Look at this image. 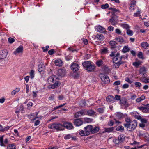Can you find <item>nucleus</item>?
I'll return each mask as SVG.
<instances>
[{"mask_svg":"<svg viewBox=\"0 0 149 149\" xmlns=\"http://www.w3.org/2000/svg\"><path fill=\"white\" fill-rule=\"evenodd\" d=\"M73 123L75 126H79L82 124L83 122L81 119H77L74 120Z\"/></svg>","mask_w":149,"mask_h":149,"instance_id":"9b49d317","label":"nucleus"},{"mask_svg":"<svg viewBox=\"0 0 149 149\" xmlns=\"http://www.w3.org/2000/svg\"><path fill=\"white\" fill-rule=\"evenodd\" d=\"M48 80L49 81L53 82L54 81V78L53 76H51L49 77Z\"/></svg>","mask_w":149,"mask_h":149,"instance_id":"8fccbe9b","label":"nucleus"},{"mask_svg":"<svg viewBox=\"0 0 149 149\" xmlns=\"http://www.w3.org/2000/svg\"><path fill=\"white\" fill-rule=\"evenodd\" d=\"M60 84V82L59 81H56L54 84L51 85V88L52 89H54L59 86Z\"/></svg>","mask_w":149,"mask_h":149,"instance_id":"6ab92c4d","label":"nucleus"},{"mask_svg":"<svg viewBox=\"0 0 149 149\" xmlns=\"http://www.w3.org/2000/svg\"><path fill=\"white\" fill-rule=\"evenodd\" d=\"M99 130V128L98 127H93L92 126V129L91 130V134H94L97 132Z\"/></svg>","mask_w":149,"mask_h":149,"instance_id":"aec40b11","label":"nucleus"},{"mask_svg":"<svg viewBox=\"0 0 149 149\" xmlns=\"http://www.w3.org/2000/svg\"><path fill=\"white\" fill-rule=\"evenodd\" d=\"M116 130L120 132H123L124 131V129L123 126H120L117 127L116 128Z\"/></svg>","mask_w":149,"mask_h":149,"instance_id":"7c9ffc66","label":"nucleus"},{"mask_svg":"<svg viewBox=\"0 0 149 149\" xmlns=\"http://www.w3.org/2000/svg\"><path fill=\"white\" fill-rule=\"evenodd\" d=\"M108 52V50L106 48L101 49V53L102 54H106Z\"/></svg>","mask_w":149,"mask_h":149,"instance_id":"e433bc0d","label":"nucleus"},{"mask_svg":"<svg viewBox=\"0 0 149 149\" xmlns=\"http://www.w3.org/2000/svg\"><path fill=\"white\" fill-rule=\"evenodd\" d=\"M8 41L10 43H12L14 42L15 39L11 37H9L8 39Z\"/></svg>","mask_w":149,"mask_h":149,"instance_id":"5fc2aeb1","label":"nucleus"},{"mask_svg":"<svg viewBox=\"0 0 149 149\" xmlns=\"http://www.w3.org/2000/svg\"><path fill=\"white\" fill-rule=\"evenodd\" d=\"M114 102L116 100H121L120 96V95H115V97H114Z\"/></svg>","mask_w":149,"mask_h":149,"instance_id":"6e6d98bb","label":"nucleus"},{"mask_svg":"<svg viewBox=\"0 0 149 149\" xmlns=\"http://www.w3.org/2000/svg\"><path fill=\"white\" fill-rule=\"evenodd\" d=\"M95 30L101 33H104L106 32L105 29L100 25H98L95 27Z\"/></svg>","mask_w":149,"mask_h":149,"instance_id":"0eeeda50","label":"nucleus"},{"mask_svg":"<svg viewBox=\"0 0 149 149\" xmlns=\"http://www.w3.org/2000/svg\"><path fill=\"white\" fill-rule=\"evenodd\" d=\"M71 68L73 71H77L79 69V67L78 64L73 63L71 65Z\"/></svg>","mask_w":149,"mask_h":149,"instance_id":"6e6552de","label":"nucleus"},{"mask_svg":"<svg viewBox=\"0 0 149 149\" xmlns=\"http://www.w3.org/2000/svg\"><path fill=\"white\" fill-rule=\"evenodd\" d=\"M92 129V125H88L84 128V130H79V134L82 136H88L90 135V133H91Z\"/></svg>","mask_w":149,"mask_h":149,"instance_id":"f257e3e1","label":"nucleus"},{"mask_svg":"<svg viewBox=\"0 0 149 149\" xmlns=\"http://www.w3.org/2000/svg\"><path fill=\"white\" fill-rule=\"evenodd\" d=\"M104 109L103 108H99L97 109V111L100 113H102L104 112Z\"/></svg>","mask_w":149,"mask_h":149,"instance_id":"4d7b16f0","label":"nucleus"},{"mask_svg":"<svg viewBox=\"0 0 149 149\" xmlns=\"http://www.w3.org/2000/svg\"><path fill=\"white\" fill-rule=\"evenodd\" d=\"M3 136L0 137V145L1 146H4L3 143Z\"/></svg>","mask_w":149,"mask_h":149,"instance_id":"3c124183","label":"nucleus"},{"mask_svg":"<svg viewBox=\"0 0 149 149\" xmlns=\"http://www.w3.org/2000/svg\"><path fill=\"white\" fill-rule=\"evenodd\" d=\"M144 146L143 145H142L139 146H138L137 147H135L134 148H132L130 149V147L128 146H125L124 147L125 149H136L137 148H142Z\"/></svg>","mask_w":149,"mask_h":149,"instance_id":"c85d7f7f","label":"nucleus"},{"mask_svg":"<svg viewBox=\"0 0 149 149\" xmlns=\"http://www.w3.org/2000/svg\"><path fill=\"white\" fill-rule=\"evenodd\" d=\"M107 101L109 102L113 103L114 102V97L112 95H109L106 97Z\"/></svg>","mask_w":149,"mask_h":149,"instance_id":"2eb2a0df","label":"nucleus"},{"mask_svg":"<svg viewBox=\"0 0 149 149\" xmlns=\"http://www.w3.org/2000/svg\"><path fill=\"white\" fill-rule=\"evenodd\" d=\"M118 17L117 15H116L115 14H114V13H113L112 14V17L111 19H114V20H115L117 21Z\"/></svg>","mask_w":149,"mask_h":149,"instance_id":"603ef678","label":"nucleus"},{"mask_svg":"<svg viewBox=\"0 0 149 149\" xmlns=\"http://www.w3.org/2000/svg\"><path fill=\"white\" fill-rule=\"evenodd\" d=\"M23 51V47L22 46H20L17 48L16 51L14 52V54L16 55L17 53H22Z\"/></svg>","mask_w":149,"mask_h":149,"instance_id":"f3484780","label":"nucleus"},{"mask_svg":"<svg viewBox=\"0 0 149 149\" xmlns=\"http://www.w3.org/2000/svg\"><path fill=\"white\" fill-rule=\"evenodd\" d=\"M141 121L142 123L143 124L146 123L147 122V120L145 119L144 118H141Z\"/></svg>","mask_w":149,"mask_h":149,"instance_id":"680f3d73","label":"nucleus"},{"mask_svg":"<svg viewBox=\"0 0 149 149\" xmlns=\"http://www.w3.org/2000/svg\"><path fill=\"white\" fill-rule=\"evenodd\" d=\"M116 40L118 42L120 43H122L124 42V40L123 38L120 36H119L118 37L116 38Z\"/></svg>","mask_w":149,"mask_h":149,"instance_id":"f704fd0d","label":"nucleus"},{"mask_svg":"<svg viewBox=\"0 0 149 149\" xmlns=\"http://www.w3.org/2000/svg\"><path fill=\"white\" fill-rule=\"evenodd\" d=\"M125 136L123 134H120L118 136V139L121 143L125 141Z\"/></svg>","mask_w":149,"mask_h":149,"instance_id":"412c9836","label":"nucleus"},{"mask_svg":"<svg viewBox=\"0 0 149 149\" xmlns=\"http://www.w3.org/2000/svg\"><path fill=\"white\" fill-rule=\"evenodd\" d=\"M130 50V48L129 47L128 45H125L124 46L122 52L124 53H125L128 52Z\"/></svg>","mask_w":149,"mask_h":149,"instance_id":"b1692460","label":"nucleus"},{"mask_svg":"<svg viewBox=\"0 0 149 149\" xmlns=\"http://www.w3.org/2000/svg\"><path fill=\"white\" fill-rule=\"evenodd\" d=\"M54 52V50L52 49L48 51V53L50 55H52Z\"/></svg>","mask_w":149,"mask_h":149,"instance_id":"052dcab7","label":"nucleus"},{"mask_svg":"<svg viewBox=\"0 0 149 149\" xmlns=\"http://www.w3.org/2000/svg\"><path fill=\"white\" fill-rule=\"evenodd\" d=\"M149 45L147 42H142L141 43V46L145 49H146L147 47H148Z\"/></svg>","mask_w":149,"mask_h":149,"instance_id":"c9c22d12","label":"nucleus"},{"mask_svg":"<svg viewBox=\"0 0 149 149\" xmlns=\"http://www.w3.org/2000/svg\"><path fill=\"white\" fill-rule=\"evenodd\" d=\"M127 33L129 36H131L133 34V32L132 30L128 29L127 30Z\"/></svg>","mask_w":149,"mask_h":149,"instance_id":"a19ab883","label":"nucleus"},{"mask_svg":"<svg viewBox=\"0 0 149 149\" xmlns=\"http://www.w3.org/2000/svg\"><path fill=\"white\" fill-rule=\"evenodd\" d=\"M147 70L146 68L144 66L142 67H141L139 70V72L140 74H144L146 71Z\"/></svg>","mask_w":149,"mask_h":149,"instance_id":"5701e85b","label":"nucleus"},{"mask_svg":"<svg viewBox=\"0 0 149 149\" xmlns=\"http://www.w3.org/2000/svg\"><path fill=\"white\" fill-rule=\"evenodd\" d=\"M85 121L87 123H89L92 122L93 121V119L86 118H84Z\"/></svg>","mask_w":149,"mask_h":149,"instance_id":"49530a36","label":"nucleus"},{"mask_svg":"<svg viewBox=\"0 0 149 149\" xmlns=\"http://www.w3.org/2000/svg\"><path fill=\"white\" fill-rule=\"evenodd\" d=\"M140 64L141 63L139 61L135 62H133L132 63L133 65L137 68L139 67Z\"/></svg>","mask_w":149,"mask_h":149,"instance_id":"58836bf2","label":"nucleus"},{"mask_svg":"<svg viewBox=\"0 0 149 149\" xmlns=\"http://www.w3.org/2000/svg\"><path fill=\"white\" fill-rule=\"evenodd\" d=\"M137 122L136 120L132 121L128 124H123L124 127L129 131H132L134 130L137 126Z\"/></svg>","mask_w":149,"mask_h":149,"instance_id":"f03ea898","label":"nucleus"},{"mask_svg":"<svg viewBox=\"0 0 149 149\" xmlns=\"http://www.w3.org/2000/svg\"><path fill=\"white\" fill-rule=\"evenodd\" d=\"M104 63V62L101 59L98 60L96 63V65L99 67H100L102 65H103Z\"/></svg>","mask_w":149,"mask_h":149,"instance_id":"a878e982","label":"nucleus"},{"mask_svg":"<svg viewBox=\"0 0 149 149\" xmlns=\"http://www.w3.org/2000/svg\"><path fill=\"white\" fill-rule=\"evenodd\" d=\"M114 130V128L113 127L109 128H105L104 129V131L105 132L109 133L112 132Z\"/></svg>","mask_w":149,"mask_h":149,"instance_id":"473e14b6","label":"nucleus"},{"mask_svg":"<svg viewBox=\"0 0 149 149\" xmlns=\"http://www.w3.org/2000/svg\"><path fill=\"white\" fill-rule=\"evenodd\" d=\"M109 44L111 46V48H114L116 47V42L114 41H111L109 42Z\"/></svg>","mask_w":149,"mask_h":149,"instance_id":"bb28decb","label":"nucleus"},{"mask_svg":"<svg viewBox=\"0 0 149 149\" xmlns=\"http://www.w3.org/2000/svg\"><path fill=\"white\" fill-rule=\"evenodd\" d=\"M95 68V66L94 64H90L87 68L85 69L88 72H93L94 71Z\"/></svg>","mask_w":149,"mask_h":149,"instance_id":"1a4fd4ad","label":"nucleus"},{"mask_svg":"<svg viewBox=\"0 0 149 149\" xmlns=\"http://www.w3.org/2000/svg\"><path fill=\"white\" fill-rule=\"evenodd\" d=\"M125 80L127 82L131 84L132 82V81L130 80L129 78L128 77H126L125 79Z\"/></svg>","mask_w":149,"mask_h":149,"instance_id":"0e129e2a","label":"nucleus"},{"mask_svg":"<svg viewBox=\"0 0 149 149\" xmlns=\"http://www.w3.org/2000/svg\"><path fill=\"white\" fill-rule=\"evenodd\" d=\"M49 46L48 45L46 46L45 47V48L44 47H43L42 48V49L43 50V52H47L48 50V49L49 48Z\"/></svg>","mask_w":149,"mask_h":149,"instance_id":"13d9d810","label":"nucleus"},{"mask_svg":"<svg viewBox=\"0 0 149 149\" xmlns=\"http://www.w3.org/2000/svg\"><path fill=\"white\" fill-rule=\"evenodd\" d=\"M91 63V62L88 61H85L82 63V65L83 67L86 69L87 67L90 65Z\"/></svg>","mask_w":149,"mask_h":149,"instance_id":"a211bd4d","label":"nucleus"},{"mask_svg":"<svg viewBox=\"0 0 149 149\" xmlns=\"http://www.w3.org/2000/svg\"><path fill=\"white\" fill-rule=\"evenodd\" d=\"M125 121L127 123H124V124H128L129 123H130L131 122V121L129 118H125Z\"/></svg>","mask_w":149,"mask_h":149,"instance_id":"de8ad7c7","label":"nucleus"},{"mask_svg":"<svg viewBox=\"0 0 149 149\" xmlns=\"http://www.w3.org/2000/svg\"><path fill=\"white\" fill-rule=\"evenodd\" d=\"M116 118L119 119H121L124 118L125 115L121 112H118L115 113L114 114Z\"/></svg>","mask_w":149,"mask_h":149,"instance_id":"4468645a","label":"nucleus"},{"mask_svg":"<svg viewBox=\"0 0 149 149\" xmlns=\"http://www.w3.org/2000/svg\"><path fill=\"white\" fill-rule=\"evenodd\" d=\"M65 104H66V103H65L63 104H62V105H60L59 106H56V107H54V110H56L59 108H60L61 107H62Z\"/></svg>","mask_w":149,"mask_h":149,"instance_id":"bf43d9fd","label":"nucleus"},{"mask_svg":"<svg viewBox=\"0 0 149 149\" xmlns=\"http://www.w3.org/2000/svg\"><path fill=\"white\" fill-rule=\"evenodd\" d=\"M109 6V5L108 3H106L105 4L101 5V8L102 9H104L108 8Z\"/></svg>","mask_w":149,"mask_h":149,"instance_id":"37998d69","label":"nucleus"},{"mask_svg":"<svg viewBox=\"0 0 149 149\" xmlns=\"http://www.w3.org/2000/svg\"><path fill=\"white\" fill-rule=\"evenodd\" d=\"M121 26L123 28L126 29L127 30L130 28V26L127 24L124 23L121 24Z\"/></svg>","mask_w":149,"mask_h":149,"instance_id":"c756f323","label":"nucleus"},{"mask_svg":"<svg viewBox=\"0 0 149 149\" xmlns=\"http://www.w3.org/2000/svg\"><path fill=\"white\" fill-rule=\"evenodd\" d=\"M30 75L31 79H33L34 77V71L31 70L30 72Z\"/></svg>","mask_w":149,"mask_h":149,"instance_id":"79ce46f5","label":"nucleus"},{"mask_svg":"<svg viewBox=\"0 0 149 149\" xmlns=\"http://www.w3.org/2000/svg\"><path fill=\"white\" fill-rule=\"evenodd\" d=\"M143 112L145 113H149V108L145 107Z\"/></svg>","mask_w":149,"mask_h":149,"instance_id":"864d4df0","label":"nucleus"},{"mask_svg":"<svg viewBox=\"0 0 149 149\" xmlns=\"http://www.w3.org/2000/svg\"><path fill=\"white\" fill-rule=\"evenodd\" d=\"M102 81L105 84H108L110 82V81L108 77L103 74H100Z\"/></svg>","mask_w":149,"mask_h":149,"instance_id":"20e7f679","label":"nucleus"},{"mask_svg":"<svg viewBox=\"0 0 149 149\" xmlns=\"http://www.w3.org/2000/svg\"><path fill=\"white\" fill-rule=\"evenodd\" d=\"M115 32L118 34H120L121 33V31L118 29H116Z\"/></svg>","mask_w":149,"mask_h":149,"instance_id":"338daca9","label":"nucleus"},{"mask_svg":"<svg viewBox=\"0 0 149 149\" xmlns=\"http://www.w3.org/2000/svg\"><path fill=\"white\" fill-rule=\"evenodd\" d=\"M95 37L96 38H97V39L99 40H103L104 38V36L102 34H97L96 35Z\"/></svg>","mask_w":149,"mask_h":149,"instance_id":"2f4dec72","label":"nucleus"},{"mask_svg":"<svg viewBox=\"0 0 149 149\" xmlns=\"http://www.w3.org/2000/svg\"><path fill=\"white\" fill-rule=\"evenodd\" d=\"M72 56H68L65 57V59L67 61H69L72 58Z\"/></svg>","mask_w":149,"mask_h":149,"instance_id":"69168bd1","label":"nucleus"},{"mask_svg":"<svg viewBox=\"0 0 149 149\" xmlns=\"http://www.w3.org/2000/svg\"><path fill=\"white\" fill-rule=\"evenodd\" d=\"M7 149H16L15 145L14 144H9L7 147Z\"/></svg>","mask_w":149,"mask_h":149,"instance_id":"cd10ccee","label":"nucleus"},{"mask_svg":"<svg viewBox=\"0 0 149 149\" xmlns=\"http://www.w3.org/2000/svg\"><path fill=\"white\" fill-rule=\"evenodd\" d=\"M83 42L84 43L85 45H86L88 43V40L86 39H83Z\"/></svg>","mask_w":149,"mask_h":149,"instance_id":"774afa93","label":"nucleus"},{"mask_svg":"<svg viewBox=\"0 0 149 149\" xmlns=\"http://www.w3.org/2000/svg\"><path fill=\"white\" fill-rule=\"evenodd\" d=\"M141 13L140 10H139L136 13H135L134 15V16L135 17H137L140 15Z\"/></svg>","mask_w":149,"mask_h":149,"instance_id":"09e8293b","label":"nucleus"},{"mask_svg":"<svg viewBox=\"0 0 149 149\" xmlns=\"http://www.w3.org/2000/svg\"><path fill=\"white\" fill-rule=\"evenodd\" d=\"M55 64L56 65L60 66L62 65V62L60 59L56 60L55 61Z\"/></svg>","mask_w":149,"mask_h":149,"instance_id":"393cba45","label":"nucleus"},{"mask_svg":"<svg viewBox=\"0 0 149 149\" xmlns=\"http://www.w3.org/2000/svg\"><path fill=\"white\" fill-rule=\"evenodd\" d=\"M7 54V51L3 50L0 51V59H3L6 57Z\"/></svg>","mask_w":149,"mask_h":149,"instance_id":"9d476101","label":"nucleus"},{"mask_svg":"<svg viewBox=\"0 0 149 149\" xmlns=\"http://www.w3.org/2000/svg\"><path fill=\"white\" fill-rule=\"evenodd\" d=\"M87 111V115L89 116H93L96 115V112L92 109H89Z\"/></svg>","mask_w":149,"mask_h":149,"instance_id":"dca6fc26","label":"nucleus"},{"mask_svg":"<svg viewBox=\"0 0 149 149\" xmlns=\"http://www.w3.org/2000/svg\"><path fill=\"white\" fill-rule=\"evenodd\" d=\"M65 70L63 69H59L58 70L57 74L59 77H62L65 75Z\"/></svg>","mask_w":149,"mask_h":149,"instance_id":"ddd939ff","label":"nucleus"},{"mask_svg":"<svg viewBox=\"0 0 149 149\" xmlns=\"http://www.w3.org/2000/svg\"><path fill=\"white\" fill-rule=\"evenodd\" d=\"M137 56L139 58L141 59H143L144 58L143 56V53L142 52H139Z\"/></svg>","mask_w":149,"mask_h":149,"instance_id":"c03bdc74","label":"nucleus"},{"mask_svg":"<svg viewBox=\"0 0 149 149\" xmlns=\"http://www.w3.org/2000/svg\"><path fill=\"white\" fill-rule=\"evenodd\" d=\"M123 58H125L123 56H121V57L120 56V58H119V62L116 63V65H117V67H119L121 64L124 63V62L121 61Z\"/></svg>","mask_w":149,"mask_h":149,"instance_id":"4be33fe9","label":"nucleus"},{"mask_svg":"<svg viewBox=\"0 0 149 149\" xmlns=\"http://www.w3.org/2000/svg\"><path fill=\"white\" fill-rule=\"evenodd\" d=\"M63 126L67 129L71 130L73 129L74 127L72 125V124L70 122H65L64 123Z\"/></svg>","mask_w":149,"mask_h":149,"instance_id":"423d86ee","label":"nucleus"},{"mask_svg":"<svg viewBox=\"0 0 149 149\" xmlns=\"http://www.w3.org/2000/svg\"><path fill=\"white\" fill-rule=\"evenodd\" d=\"M120 104L125 105L126 107H128L127 100L125 98H123L121 99L120 101Z\"/></svg>","mask_w":149,"mask_h":149,"instance_id":"f8f14e48","label":"nucleus"},{"mask_svg":"<svg viewBox=\"0 0 149 149\" xmlns=\"http://www.w3.org/2000/svg\"><path fill=\"white\" fill-rule=\"evenodd\" d=\"M72 134H68L65 135L64 137V139L65 140L69 139L72 137Z\"/></svg>","mask_w":149,"mask_h":149,"instance_id":"4c0bfd02","label":"nucleus"},{"mask_svg":"<svg viewBox=\"0 0 149 149\" xmlns=\"http://www.w3.org/2000/svg\"><path fill=\"white\" fill-rule=\"evenodd\" d=\"M113 142L117 144H118L121 143L120 142V141H119L118 140V139H114L113 140Z\"/></svg>","mask_w":149,"mask_h":149,"instance_id":"e2e57ef3","label":"nucleus"},{"mask_svg":"<svg viewBox=\"0 0 149 149\" xmlns=\"http://www.w3.org/2000/svg\"><path fill=\"white\" fill-rule=\"evenodd\" d=\"M19 91V88H17L12 91L11 93V95H14L17 93V92H18Z\"/></svg>","mask_w":149,"mask_h":149,"instance_id":"72a5a7b5","label":"nucleus"},{"mask_svg":"<svg viewBox=\"0 0 149 149\" xmlns=\"http://www.w3.org/2000/svg\"><path fill=\"white\" fill-rule=\"evenodd\" d=\"M48 127L50 129H54L58 130H63V125L57 123H52L49 124L48 126Z\"/></svg>","mask_w":149,"mask_h":149,"instance_id":"7ed1b4c3","label":"nucleus"},{"mask_svg":"<svg viewBox=\"0 0 149 149\" xmlns=\"http://www.w3.org/2000/svg\"><path fill=\"white\" fill-rule=\"evenodd\" d=\"M120 53L119 52H118L116 54L115 57H114V58L112 59L113 62L114 63V65L115 66V67L116 68H118L119 67H117V65H116V63L119 62V58H120Z\"/></svg>","mask_w":149,"mask_h":149,"instance_id":"39448f33","label":"nucleus"},{"mask_svg":"<svg viewBox=\"0 0 149 149\" xmlns=\"http://www.w3.org/2000/svg\"><path fill=\"white\" fill-rule=\"evenodd\" d=\"M109 22L111 23V24L112 25H116L117 22V21L114 20V19H109Z\"/></svg>","mask_w":149,"mask_h":149,"instance_id":"ea45409f","label":"nucleus"},{"mask_svg":"<svg viewBox=\"0 0 149 149\" xmlns=\"http://www.w3.org/2000/svg\"><path fill=\"white\" fill-rule=\"evenodd\" d=\"M135 87L138 88H140L141 86V83L138 82H136L134 83Z\"/></svg>","mask_w":149,"mask_h":149,"instance_id":"a18cd8bd","label":"nucleus"}]
</instances>
